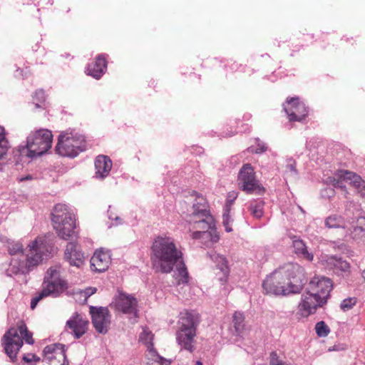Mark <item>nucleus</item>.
<instances>
[{"label":"nucleus","mask_w":365,"mask_h":365,"mask_svg":"<svg viewBox=\"0 0 365 365\" xmlns=\"http://www.w3.org/2000/svg\"><path fill=\"white\" fill-rule=\"evenodd\" d=\"M307 282L305 269L297 263H288L267 276L262 288L266 294L289 296L299 294Z\"/></svg>","instance_id":"f257e3e1"},{"label":"nucleus","mask_w":365,"mask_h":365,"mask_svg":"<svg viewBox=\"0 0 365 365\" xmlns=\"http://www.w3.org/2000/svg\"><path fill=\"white\" fill-rule=\"evenodd\" d=\"M151 250L153 268L160 273H170L175 264L183 256L174 239L168 236L157 237L153 242Z\"/></svg>","instance_id":"f03ea898"},{"label":"nucleus","mask_w":365,"mask_h":365,"mask_svg":"<svg viewBox=\"0 0 365 365\" xmlns=\"http://www.w3.org/2000/svg\"><path fill=\"white\" fill-rule=\"evenodd\" d=\"M45 240L37 237L27 246V253L24 258L19 256L11 257L6 273L9 276L25 274L37 267L43 260L46 250Z\"/></svg>","instance_id":"7ed1b4c3"},{"label":"nucleus","mask_w":365,"mask_h":365,"mask_svg":"<svg viewBox=\"0 0 365 365\" xmlns=\"http://www.w3.org/2000/svg\"><path fill=\"white\" fill-rule=\"evenodd\" d=\"M24 340L29 344H33V334L29 331L26 324L20 322L16 327H11L1 338V344L6 355L11 361L16 360L17 354L23 346Z\"/></svg>","instance_id":"20e7f679"},{"label":"nucleus","mask_w":365,"mask_h":365,"mask_svg":"<svg viewBox=\"0 0 365 365\" xmlns=\"http://www.w3.org/2000/svg\"><path fill=\"white\" fill-rule=\"evenodd\" d=\"M61 267H50L44 277L42 290L31 302V309H34L39 301L49 295L58 296L67 289V282L60 277Z\"/></svg>","instance_id":"39448f33"},{"label":"nucleus","mask_w":365,"mask_h":365,"mask_svg":"<svg viewBox=\"0 0 365 365\" xmlns=\"http://www.w3.org/2000/svg\"><path fill=\"white\" fill-rule=\"evenodd\" d=\"M53 135L47 129H40L31 133L26 140V147L20 150L21 155L33 158L46 153L52 145Z\"/></svg>","instance_id":"423d86ee"},{"label":"nucleus","mask_w":365,"mask_h":365,"mask_svg":"<svg viewBox=\"0 0 365 365\" xmlns=\"http://www.w3.org/2000/svg\"><path fill=\"white\" fill-rule=\"evenodd\" d=\"M51 220L54 230L61 238L67 240L75 235L76 219L66 205H55Z\"/></svg>","instance_id":"0eeeda50"},{"label":"nucleus","mask_w":365,"mask_h":365,"mask_svg":"<svg viewBox=\"0 0 365 365\" xmlns=\"http://www.w3.org/2000/svg\"><path fill=\"white\" fill-rule=\"evenodd\" d=\"M86 148V141L83 135L66 132L58 136L56 152L61 156L74 158Z\"/></svg>","instance_id":"6e6552de"},{"label":"nucleus","mask_w":365,"mask_h":365,"mask_svg":"<svg viewBox=\"0 0 365 365\" xmlns=\"http://www.w3.org/2000/svg\"><path fill=\"white\" fill-rule=\"evenodd\" d=\"M327 182L335 187L346 188L345 182L352 185L361 197L365 198V182L354 173L341 170H337L333 176L328 178Z\"/></svg>","instance_id":"1a4fd4ad"},{"label":"nucleus","mask_w":365,"mask_h":365,"mask_svg":"<svg viewBox=\"0 0 365 365\" xmlns=\"http://www.w3.org/2000/svg\"><path fill=\"white\" fill-rule=\"evenodd\" d=\"M238 185L240 190L247 194L264 192V187L256 179L255 172L250 164H245L238 175Z\"/></svg>","instance_id":"9d476101"},{"label":"nucleus","mask_w":365,"mask_h":365,"mask_svg":"<svg viewBox=\"0 0 365 365\" xmlns=\"http://www.w3.org/2000/svg\"><path fill=\"white\" fill-rule=\"evenodd\" d=\"M190 223L193 224V229L199 231L210 232L213 230L214 221L205 205L201 207L193 205V212L190 216Z\"/></svg>","instance_id":"9b49d317"},{"label":"nucleus","mask_w":365,"mask_h":365,"mask_svg":"<svg viewBox=\"0 0 365 365\" xmlns=\"http://www.w3.org/2000/svg\"><path fill=\"white\" fill-rule=\"evenodd\" d=\"M326 302L312 292H307L302 295L301 302L298 305L297 314L302 317H308L314 314L319 307H322Z\"/></svg>","instance_id":"f8f14e48"},{"label":"nucleus","mask_w":365,"mask_h":365,"mask_svg":"<svg viewBox=\"0 0 365 365\" xmlns=\"http://www.w3.org/2000/svg\"><path fill=\"white\" fill-rule=\"evenodd\" d=\"M43 352V361L48 365H68L63 344H53L48 345L44 348Z\"/></svg>","instance_id":"ddd939ff"},{"label":"nucleus","mask_w":365,"mask_h":365,"mask_svg":"<svg viewBox=\"0 0 365 365\" xmlns=\"http://www.w3.org/2000/svg\"><path fill=\"white\" fill-rule=\"evenodd\" d=\"M90 314L96 331L100 334L107 333L110 324V315L108 309L105 307H91Z\"/></svg>","instance_id":"4468645a"},{"label":"nucleus","mask_w":365,"mask_h":365,"mask_svg":"<svg viewBox=\"0 0 365 365\" xmlns=\"http://www.w3.org/2000/svg\"><path fill=\"white\" fill-rule=\"evenodd\" d=\"M113 304L118 311L138 317V301L133 296L118 292Z\"/></svg>","instance_id":"2eb2a0df"},{"label":"nucleus","mask_w":365,"mask_h":365,"mask_svg":"<svg viewBox=\"0 0 365 365\" xmlns=\"http://www.w3.org/2000/svg\"><path fill=\"white\" fill-rule=\"evenodd\" d=\"M287 103L288 107H284V110L287 114L289 121H302L307 115V107L298 97L287 98Z\"/></svg>","instance_id":"dca6fc26"},{"label":"nucleus","mask_w":365,"mask_h":365,"mask_svg":"<svg viewBox=\"0 0 365 365\" xmlns=\"http://www.w3.org/2000/svg\"><path fill=\"white\" fill-rule=\"evenodd\" d=\"M332 282L329 278L324 276H315L309 282V288L312 293L317 294L326 303L332 289Z\"/></svg>","instance_id":"f3484780"},{"label":"nucleus","mask_w":365,"mask_h":365,"mask_svg":"<svg viewBox=\"0 0 365 365\" xmlns=\"http://www.w3.org/2000/svg\"><path fill=\"white\" fill-rule=\"evenodd\" d=\"M88 324L87 319L76 313L67 321L66 327L71 329L76 339H79L87 331Z\"/></svg>","instance_id":"a211bd4d"},{"label":"nucleus","mask_w":365,"mask_h":365,"mask_svg":"<svg viewBox=\"0 0 365 365\" xmlns=\"http://www.w3.org/2000/svg\"><path fill=\"white\" fill-rule=\"evenodd\" d=\"M64 257L71 266L81 267L85 261L83 253L75 242H68L65 250Z\"/></svg>","instance_id":"6ab92c4d"},{"label":"nucleus","mask_w":365,"mask_h":365,"mask_svg":"<svg viewBox=\"0 0 365 365\" xmlns=\"http://www.w3.org/2000/svg\"><path fill=\"white\" fill-rule=\"evenodd\" d=\"M111 259L108 252L103 250H96L91 259V268L96 272H103L107 270Z\"/></svg>","instance_id":"aec40b11"},{"label":"nucleus","mask_w":365,"mask_h":365,"mask_svg":"<svg viewBox=\"0 0 365 365\" xmlns=\"http://www.w3.org/2000/svg\"><path fill=\"white\" fill-rule=\"evenodd\" d=\"M200 321V315L196 312L188 311L182 312L179 319V330H194L196 331Z\"/></svg>","instance_id":"412c9836"},{"label":"nucleus","mask_w":365,"mask_h":365,"mask_svg":"<svg viewBox=\"0 0 365 365\" xmlns=\"http://www.w3.org/2000/svg\"><path fill=\"white\" fill-rule=\"evenodd\" d=\"M196 331L194 330H178L176 334V339L182 349L190 353L195 350V338Z\"/></svg>","instance_id":"4be33fe9"},{"label":"nucleus","mask_w":365,"mask_h":365,"mask_svg":"<svg viewBox=\"0 0 365 365\" xmlns=\"http://www.w3.org/2000/svg\"><path fill=\"white\" fill-rule=\"evenodd\" d=\"M107 69V60L106 56L99 54L95 60L88 64L86 72L89 76L98 79L100 78Z\"/></svg>","instance_id":"5701e85b"},{"label":"nucleus","mask_w":365,"mask_h":365,"mask_svg":"<svg viewBox=\"0 0 365 365\" xmlns=\"http://www.w3.org/2000/svg\"><path fill=\"white\" fill-rule=\"evenodd\" d=\"M112 168V162L106 155H98L95 160L96 175L103 178L106 177Z\"/></svg>","instance_id":"b1692460"},{"label":"nucleus","mask_w":365,"mask_h":365,"mask_svg":"<svg viewBox=\"0 0 365 365\" xmlns=\"http://www.w3.org/2000/svg\"><path fill=\"white\" fill-rule=\"evenodd\" d=\"M173 271L174 272L173 277L176 280L178 284L180 285L188 283L189 274L182 257L175 264Z\"/></svg>","instance_id":"393cba45"},{"label":"nucleus","mask_w":365,"mask_h":365,"mask_svg":"<svg viewBox=\"0 0 365 365\" xmlns=\"http://www.w3.org/2000/svg\"><path fill=\"white\" fill-rule=\"evenodd\" d=\"M326 266L334 272H349L350 264L348 262L335 256L327 257L325 260Z\"/></svg>","instance_id":"a878e982"},{"label":"nucleus","mask_w":365,"mask_h":365,"mask_svg":"<svg viewBox=\"0 0 365 365\" xmlns=\"http://www.w3.org/2000/svg\"><path fill=\"white\" fill-rule=\"evenodd\" d=\"M292 247L294 252L299 257L309 262H312L314 259L312 253L309 252L307 247L303 240L299 239H294L292 241Z\"/></svg>","instance_id":"bb28decb"},{"label":"nucleus","mask_w":365,"mask_h":365,"mask_svg":"<svg viewBox=\"0 0 365 365\" xmlns=\"http://www.w3.org/2000/svg\"><path fill=\"white\" fill-rule=\"evenodd\" d=\"M146 365H169L170 361L161 357L155 349L147 350Z\"/></svg>","instance_id":"cd10ccee"},{"label":"nucleus","mask_w":365,"mask_h":365,"mask_svg":"<svg viewBox=\"0 0 365 365\" xmlns=\"http://www.w3.org/2000/svg\"><path fill=\"white\" fill-rule=\"evenodd\" d=\"M324 224L325 226L329 229H345L346 227V222L344 217L337 214L331 215L327 217Z\"/></svg>","instance_id":"c85d7f7f"},{"label":"nucleus","mask_w":365,"mask_h":365,"mask_svg":"<svg viewBox=\"0 0 365 365\" xmlns=\"http://www.w3.org/2000/svg\"><path fill=\"white\" fill-rule=\"evenodd\" d=\"M233 327L237 336H242L245 330V317L243 313L235 312L232 316Z\"/></svg>","instance_id":"c756f323"},{"label":"nucleus","mask_w":365,"mask_h":365,"mask_svg":"<svg viewBox=\"0 0 365 365\" xmlns=\"http://www.w3.org/2000/svg\"><path fill=\"white\" fill-rule=\"evenodd\" d=\"M192 239H209L211 242H217L220 237L215 230L210 232L196 230L191 235Z\"/></svg>","instance_id":"7c9ffc66"},{"label":"nucleus","mask_w":365,"mask_h":365,"mask_svg":"<svg viewBox=\"0 0 365 365\" xmlns=\"http://www.w3.org/2000/svg\"><path fill=\"white\" fill-rule=\"evenodd\" d=\"M9 148V142L5 136L4 128L0 126V170L3 165L2 160L5 158Z\"/></svg>","instance_id":"2f4dec72"},{"label":"nucleus","mask_w":365,"mask_h":365,"mask_svg":"<svg viewBox=\"0 0 365 365\" xmlns=\"http://www.w3.org/2000/svg\"><path fill=\"white\" fill-rule=\"evenodd\" d=\"M353 237L355 239H361L365 237V217H359L356 220V225L352 231Z\"/></svg>","instance_id":"473e14b6"},{"label":"nucleus","mask_w":365,"mask_h":365,"mask_svg":"<svg viewBox=\"0 0 365 365\" xmlns=\"http://www.w3.org/2000/svg\"><path fill=\"white\" fill-rule=\"evenodd\" d=\"M8 251L11 257L19 256L24 258V247L21 242H12L8 245Z\"/></svg>","instance_id":"72a5a7b5"},{"label":"nucleus","mask_w":365,"mask_h":365,"mask_svg":"<svg viewBox=\"0 0 365 365\" xmlns=\"http://www.w3.org/2000/svg\"><path fill=\"white\" fill-rule=\"evenodd\" d=\"M154 335L148 329H144L140 335V341H142L147 347V350L154 349L153 340Z\"/></svg>","instance_id":"f704fd0d"},{"label":"nucleus","mask_w":365,"mask_h":365,"mask_svg":"<svg viewBox=\"0 0 365 365\" xmlns=\"http://www.w3.org/2000/svg\"><path fill=\"white\" fill-rule=\"evenodd\" d=\"M264 202H258L252 203L250 206L251 215L256 219H259L264 214L263 211Z\"/></svg>","instance_id":"c9c22d12"},{"label":"nucleus","mask_w":365,"mask_h":365,"mask_svg":"<svg viewBox=\"0 0 365 365\" xmlns=\"http://www.w3.org/2000/svg\"><path fill=\"white\" fill-rule=\"evenodd\" d=\"M315 331L318 336L325 337L329 334L330 329L324 321H321L316 324Z\"/></svg>","instance_id":"e433bc0d"},{"label":"nucleus","mask_w":365,"mask_h":365,"mask_svg":"<svg viewBox=\"0 0 365 365\" xmlns=\"http://www.w3.org/2000/svg\"><path fill=\"white\" fill-rule=\"evenodd\" d=\"M215 260L217 262V266L219 267L224 277H227L229 273L227 259L222 256H217Z\"/></svg>","instance_id":"4c0bfd02"},{"label":"nucleus","mask_w":365,"mask_h":365,"mask_svg":"<svg viewBox=\"0 0 365 365\" xmlns=\"http://www.w3.org/2000/svg\"><path fill=\"white\" fill-rule=\"evenodd\" d=\"M356 302L357 299L356 297H348L341 302L340 308L344 312L349 311L352 309L354 305H356Z\"/></svg>","instance_id":"58836bf2"},{"label":"nucleus","mask_w":365,"mask_h":365,"mask_svg":"<svg viewBox=\"0 0 365 365\" xmlns=\"http://www.w3.org/2000/svg\"><path fill=\"white\" fill-rule=\"evenodd\" d=\"M232 219H231V217L230 215V212H226V210H225V212L223 214V216H222V224L225 228V230L227 232H232Z\"/></svg>","instance_id":"ea45409f"},{"label":"nucleus","mask_w":365,"mask_h":365,"mask_svg":"<svg viewBox=\"0 0 365 365\" xmlns=\"http://www.w3.org/2000/svg\"><path fill=\"white\" fill-rule=\"evenodd\" d=\"M270 365H284V363L279 359L276 351H272L269 355Z\"/></svg>","instance_id":"a19ab883"},{"label":"nucleus","mask_w":365,"mask_h":365,"mask_svg":"<svg viewBox=\"0 0 365 365\" xmlns=\"http://www.w3.org/2000/svg\"><path fill=\"white\" fill-rule=\"evenodd\" d=\"M23 360L26 362H31L33 360L36 361H38L40 360L39 357L36 356L35 354H28L25 355L23 357Z\"/></svg>","instance_id":"79ce46f5"},{"label":"nucleus","mask_w":365,"mask_h":365,"mask_svg":"<svg viewBox=\"0 0 365 365\" xmlns=\"http://www.w3.org/2000/svg\"><path fill=\"white\" fill-rule=\"evenodd\" d=\"M232 197H233L232 200H227V202H226V205H225V210H226V212H230L231 206H232V205L233 203L234 200L236 198V195H235V193L232 194Z\"/></svg>","instance_id":"37998d69"},{"label":"nucleus","mask_w":365,"mask_h":365,"mask_svg":"<svg viewBox=\"0 0 365 365\" xmlns=\"http://www.w3.org/2000/svg\"><path fill=\"white\" fill-rule=\"evenodd\" d=\"M96 292V288L90 287L86 290V294L88 295H91Z\"/></svg>","instance_id":"c03bdc74"},{"label":"nucleus","mask_w":365,"mask_h":365,"mask_svg":"<svg viewBox=\"0 0 365 365\" xmlns=\"http://www.w3.org/2000/svg\"><path fill=\"white\" fill-rule=\"evenodd\" d=\"M70 11H71V9H70V7H69V6H65L63 8V10H62L63 13H66V14H68Z\"/></svg>","instance_id":"a18cd8bd"},{"label":"nucleus","mask_w":365,"mask_h":365,"mask_svg":"<svg viewBox=\"0 0 365 365\" xmlns=\"http://www.w3.org/2000/svg\"><path fill=\"white\" fill-rule=\"evenodd\" d=\"M195 365H202V363L200 361H197L195 364Z\"/></svg>","instance_id":"49530a36"}]
</instances>
